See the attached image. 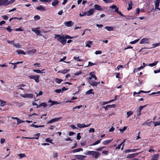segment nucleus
<instances>
[{"instance_id": "nucleus-18", "label": "nucleus", "mask_w": 160, "mask_h": 160, "mask_svg": "<svg viewBox=\"0 0 160 160\" xmlns=\"http://www.w3.org/2000/svg\"><path fill=\"white\" fill-rule=\"evenodd\" d=\"M69 69H65L63 70H61V71H59L58 72H60L62 74H65L68 72L69 71Z\"/></svg>"}, {"instance_id": "nucleus-20", "label": "nucleus", "mask_w": 160, "mask_h": 160, "mask_svg": "<svg viewBox=\"0 0 160 160\" xmlns=\"http://www.w3.org/2000/svg\"><path fill=\"white\" fill-rule=\"evenodd\" d=\"M59 3V1L58 0H54L52 2V5L53 7L56 6Z\"/></svg>"}, {"instance_id": "nucleus-34", "label": "nucleus", "mask_w": 160, "mask_h": 160, "mask_svg": "<svg viewBox=\"0 0 160 160\" xmlns=\"http://www.w3.org/2000/svg\"><path fill=\"white\" fill-rule=\"evenodd\" d=\"M12 45L16 48H19L21 47V45L19 43H15L14 42L12 43Z\"/></svg>"}, {"instance_id": "nucleus-7", "label": "nucleus", "mask_w": 160, "mask_h": 160, "mask_svg": "<svg viewBox=\"0 0 160 160\" xmlns=\"http://www.w3.org/2000/svg\"><path fill=\"white\" fill-rule=\"evenodd\" d=\"M62 117L54 118L48 121L47 122V123H52L55 122H57L60 120L61 119H62Z\"/></svg>"}, {"instance_id": "nucleus-14", "label": "nucleus", "mask_w": 160, "mask_h": 160, "mask_svg": "<svg viewBox=\"0 0 160 160\" xmlns=\"http://www.w3.org/2000/svg\"><path fill=\"white\" fill-rule=\"evenodd\" d=\"M40 133H37L35 135L36 137H33V138L25 137V138H27V139H35L37 140H38L39 138V137L40 136Z\"/></svg>"}, {"instance_id": "nucleus-29", "label": "nucleus", "mask_w": 160, "mask_h": 160, "mask_svg": "<svg viewBox=\"0 0 160 160\" xmlns=\"http://www.w3.org/2000/svg\"><path fill=\"white\" fill-rule=\"evenodd\" d=\"M104 28L109 31L113 30V27L112 26H106Z\"/></svg>"}, {"instance_id": "nucleus-50", "label": "nucleus", "mask_w": 160, "mask_h": 160, "mask_svg": "<svg viewBox=\"0 0 160 160\" xmlns=\"http://www.w3.org/2000/svg\"><path fill=\"white\" fill-rule=\"evenodd\" d=\"M34 18L35 20H37L40 19V17L39 16L36 15L34 16Z\"/></svg>"}, {"instance_id": "nucleus-64", "label": "nucleus", "mask_w": 160, "mask_h": 160, "mask_svg": "<svg viewBox=\"0 0 160 160\" xmlns=\"http://www.w3.org/2000/svg\"><path fill=\"white\" fill-rule=\"evenodd\" d=\"M120 73H117L116 74V77L117 78H120L121 77H120Z\"/></svg>"}, {"instance_id": "nucleus-2", "label": "nucleus", "mask_w": 160, "mask_h": 160, "mask_svg": "<svg viewBox=\"0 0 160 160\" xmlns=\"http://www.w3.org/2000/svg\"><path fill=\"white\" fill-rule=\"evenodd\" d=\"M55 38L57 39L58 41L63 45L65 44L66 43L67 39L64 35L61 36L60 35H56Z\"/></svg>"}, {"instance_id": "nucleus-10", "label": "nucleus", "mask_w": 160, "mask_h": 160, "mask_svg": "<svg viewBox=\"0 0 160 160\" xmlns=\"http://www.w3.org/2000/svg\"><path fill=\"white\" fill-rule=\"evenodd\" d=\"M74 23L71 21H69L68 22H64V24L65 26L68 27H70L72 26Z\"/></svg>"}, {"instance_id": "nucleus-38", "label": "nucleus", "mask_w": 160, "mask_h": 160, "mask_svg": "<svg viewBox=\"0 0 160 160\" xmlns=\"http://www.w3.org/2000/svg\"><path fill=\"white\" fill-rule=\"evenodd\" d=\"M32 71L35 72H36L38 73H42L43 72L41 71L39 69H33Z\"/></svg>"}, {"instance_id": "nucleus-25", "label": "nucleus", "mask_w": 160, "mask_h": 160, "mask_svg": "<svg viewBox=\"0 0 160 160\" xmlns=\"http://www.w3.org/2000/svg\"><path fill=\"white\" fill-rule=\"evenodd\" d=\"M0 102H1V103L0 104V107L4 106L6 105L7 102L4 101L0 99Z\"/></svg>"}, {"instance_id": "nucleus-61", "label": "nucleus", "mask_w": 160, "mask_h": 160, "mask_svg": "<svg viewBox=\"0 0 160 160\" xmlns=\"http://www.w3.org/2000/svg\"><path fill=\"white\" fill-rule=\"evenodd\" d=\"M82 124H83L82 125L83 126V128L89 127L91 125V123H89V124L88 125H86L84 123H83Z\"/></svg>"}, {"instance_id": "nucleus-63", "label": "nucleus", "mask_w": 160, "mask_h": 160, "mask_svg": "<svg viewBox=\"0 0 160 160\" xmlns=\"http://www.w3.org/2000/svg\"><path fill=\"white\" fill-rule=\"evenodd\" d=\"M117 7V6L114 5H113L112 6H110V8H112V9H115Z\"/></svg>"}, {"instance_id": "nucleus-56", "label": "nucleus", "mask_w": 160, "mask_h": 160, "mask_svg": "<svg viewBox=\"0 0 160 160\" xmlns=\"http://www.w3.org/2000/svg\"><path fill=\"white\" fill-rule=\"evenodd\" d=\"M15 30L16 31H23V30L22 28H19L16 29Z\"/></svg>"}, {"instance_id": "nucleus-52", "label": "nucleus", "mask_w": 160, "mask_h": 160, "mask_svg": "<svg viewBox=\"0 0 160 160\" xmlns=\"http://www.w3.org/2000/svg\"><path fill=\"white\" fill-rule=\"evenodd\" d=\"M125 140H124L123 142H122L120 144L118 145V146L116 148V149H120L121 148V146L123 144V143L125 141Z\"/></svg>"}, {"instance_id": "nucleus-31", "label": "nucleus", "mask_w": 160, "mask_h": 160, "mask_svg": "<svg viewBox=\"0 0 160 160\" xmlns=\"http://www.w3.org/2000/svg\"><path fill=\"white\" fill-rule=\"evenodd\" d=\"M158 62V61H154L153 63L149 64L148 66L151 67H152L155 66Z\"/></svg>"}, {"instance_id": "nucleus-1", "label": "nucleus", "mask_w": 160, "mask_h": 160, "mask_svg": "<svg viewBox=\"0 0 160 160\" xmlns=\"http://www.w3.org/2000/svg\"><path fill=\"white\" fill-rule=\"evenodd\" d=\"M86 155H91L93 158L97 159L101 156V154L100 152L97 151H88L84 153Z\"/></svg>"}, {"instance_id": "nucleus-5", "label": "nucleus", "mask_w": 160, "mask_h": 160, "mask_svg": "<svg viewBox=\"0 0 160 160\" xmlns=\"http://www.w3.org/2000/svg\"><path fill=\"white\" fill-rule=\"evenodd\" d=\"M141 152H139L138 153L137 152L131 154H128L126 158L129 159H133L136 156L138 155L139 154H140Z\"/></svg>"}, {"instance_id": "nucleus-15", "label": "nucleus", "mask_w": 160, "mask_h": 160, "mask_svg": "<svg viewBox=\"0 0 160 160\" xmlns=\"http://www.w3.org/2000/svg\"><path fill=\"white\" fill-rule=\"evenodd\" d=\"M94 7L95 9L96 10H99V11L103 10V9H102L101 7L98 5L95 4L94 5Z\"/></svg>"}, {"instance_id": "nucleus-26", "label": "nucleus", "mask_w": 160, "mask_h": 160, "mask_svg": "<svg viewBox=\"0 0 160 160\" xmlns=\"http://www.w3.org/2000/svg\"><path fill=\"white\" fill-rule=\"evenodd\" d=\"M83 150V149L82 148H80L74 150H73L71 151V152L75 153L77 152H79L81 151H82Z\"/></svg>"}, {"instance_id": "nucleus-27", "label": "nucleus", "mask_w": 160, "mask_h": 160, "mask_svg": "<svg viewBox=\"0 0 160 160\" xmlns=\"http://www.w3.org/2000/svg\"><path fill=\"white\" fill-rule=\"evenodd\" d=\"M112 140H108L104 141L102 142V144L104 145H107L110 143Z\"/></svg>"}, {"instance_id": "nucleus-24", "label": "nucleus", "mask_w": 160, "mask_h": 160, "mask_svg": "<svg viewBox=\"0 0 160 160\" xmlns=\"http://www.w3.org/2000/svg\"><path fill=\"white\" fill-rule=\"evenodd\" d=\"M16 52L18 54H23L24 55H26V53L23 50H18Z\"/></svg>"}, {"instance_id": "nucleus-39", "label": "nucleus", "mask_w": 160, "mask_h": 160, "mask_svg": "<svg viewBox=\"0 0 160 160\" xmlns=\"http://www.w3.org/2000/svg\"><path fill=\"white\" fill-rule=\"evenodd\" d=\"M52 139H50V138H46L45 139V141L48 142H49L52 144H53V142H52Z\"/></svg>"}, {"instance_id": "nucleus-48", "label": "nucleus", "mask_w": 160, "mask_h": 160, "mask_svg": "<svg viewBox=\"0 0 160 160\" xmlns=\"http://www.w3.org/2000/svg\"><path fill=\"white\" fill-rule=\"evenodd\" d=\"M147 105H146L143 106H141L139 107V109L138 110V111L141 112V111L144 108H145L146 106Z\"/></svg>"}, {"instance_id": "nucleus-58", "label": "nucleus", "mask_w": 160, "mask_h": 160, "mask_svg": "<svg viewBox=\"0 0 160 160\" xmlns=\"http://www.w3.org/2000/svg\"><path fill=\"white\" fill-rule=\"evenodd\" d=\"M82 125H83L82 124L78 123L77 124V126L78 127L80 128H83V126Z\"/></svg>"}, {"instance_id": "nucleus-32", "label": "nucleus", "mask_w": 160, "mask_h": 160, "mask_svg": "<svg viewBox=\"0 0 160 160\" xmlns=\"http://www.w3.org/2000/svg\"><path fill=\"white\" fill-rule=\"evenodd\" d=\"M93 91V89H90L89 90L87 91L86 92V94L88 95L91 94H94V92H92Z\"/></svg>"}, {"instance_id": "nucleus-3", "label": "nucleus", "mask_w": 160, "mask_h": 160, "mask_svg": "<svg viewBox=\"0 0 160 160\" xmlns=\"http://www.w3.org/2000/svg\"><path fill=\"white\" fill-rule=\"evenodd\" d=\"M28 77L30 79H33L34 80L35 82L37 83H38L39 82V78H40V76L38 75L35 76H29Z\"/></svg>"}, {"instance_id": "nucleus-8", "label": "nucleus", "mask_w": 160, "mask_h": 160, "mask_svg": "<svg viewBox=\"0 0 160 160\" xmlns=\"http://www.w3.org/2000/svg\"><path fill=\"white\" fill-rule=\"evenodd\" d=\"M149 38H143L141 40L140 43L141 44L144 43L149 44Z\"/></svg>"}, {"instance_id": "nucleus-17", "label": "nucleus", "mask_w": 160, "mask_h": 160, "mask_svg": "<svg viewBox=\"0 0 160 160\" xmlns=\"http://www.w3.org/2000/svg\"><path fill=\"white\" fill-rule=\"evenodd\" d=\"M159 156V154H156L153 155L151 160H158V158Z\"/></svg>"}, {"instance_id": "nucleus-57", "label": "nucleus", "mask_w": 160, "mask_h": 160, "mask_svg": "<svg viewBox=\"0 0 160 160\" xmlns=\"http://www.w3.org/2000/svg\"><path fill=\"white\" fill-rule=\"evenodd\" d=\"M96 64H97L96 63H94L92 62H89L88 66H92V65H96Z\"/></svg>"}, {"instance_id": "nucleus-44", "label": "nucleus", "mask_w": 160, "mask_h": 160, "mask_svg": "<svg viewBox=\"0 0 160 160\" xmlns=\"http://www.w3.org/2000/svg\"><path fill=\"white\" fill-rule=\"evenodd\" d=\"M116 107V105L115 104L107 105V107H109V108H115Z\"/></svg>"}, {"instance_id": "nucleus-13", "label": "nucleus", "mask_w": 160, "mask_h": 160, "mask_svg": "<svg viewBox=\"0 0 160 160\" xmlns=\"http://www.w3.org/2000/svg\"><path fill=\"white\" fill-rule=\"evenodd\" d=\"M139 149H126L124 150V152L125 153H129L130 152H136L138 150H139Z\"/></svg>"}, {"instance_id": "nucleus-28", "label": "nucleus", "mask_w": 160, "mask_h": 160, "mask_svg": "<svg viewBox=\"0 0 160 160\" xmlns=\"http://www.w3.org/2000/svg\"><path fill=\"white\" fill-rule=\"evenodd\" d=\"M47 106V103L46 102H42L38 106H37L36 108H38L39 107H45Z\"/></svg>"}, {"instance_id": "nucleus-45", "label": "nucleus", "mask_w": 160, "mask_h": 160, "mask_svg": "<svg viewBox=\"0 0 160 160\" xmlns=\"http://www.w3.org/2000/svg\"><path fill=\"white\" fill-rule=\"evenodd\" d=\"M139 40V39H136L133 41H131L130 42V43L131 44H134L138 42Z\"/></svg>"}, {"instance_id": "nucleus-12", "label": "nucleus", "mask_w": 160, "mask_h": 160, "mask_svg": "<svg viewBox=\"0 0 160 160\" xmlns=\"http://www.w3.org/2000/svg\"><path fill=\"white\" fill-rule=\"evenodd\" d=\"M95 12V10L93 8L90 9L89 11H87V16H89L93 14Z\"/></svg>"}, {"instance_id": "nucleus-54", "label": "nucleus", "mask_w": 160, "mask_h": 160, "mask_svg": "<svg viewBox=\"0 0 160 160\" xmlns=\"http://www.w3.org/2000/svg\"><path fill=\"white\" fill-rule=\"evenodd\" d=\"M80 133H78L77 134V139L78 140H79L81 138V137L80 136Z\"/></svg>"}, {"instance_id": "nucleus-37", "label": "nucleus", "mask_w": 160, "mask_h": 160, "mask_svg": "<svg viewBox=\"0 0 160 160\" xmlns=\"http://www.w3.org/2000/svg\"><path fill=\"white\" fill-rule=\"evenodd\" d=\"M37 9L38 10H41L42 11L45 10V8L41 6L37 7Z\"/></svg>"}, {"instance_id": "nucleus-23", "label": "nucleus", "mask_w": 160, "mask_h": 160, "mask_svg": "<svg viewBox=\"0 0 160 160\" xmlns=\"http://www.w3.org/2000/svg\"><path fill=\"white\" fill-rule=\"evenodd\" d=\"M26 86L25 84H21L17 86L16 87L17 89H21L22 90H23V88H22V87H24Z\"/></svg>"}, {"instance_id": "nucleus-40", "label": "nucleus", "mask_w": 160, "mask_h": 160, "mask_svg": "<svg viewBox=\"0 0 160 160\" xmlns=\"http://www.w3.org/2000/svg\"><path fill=\"white\" fill-rule=\"evenodd\" d=\"M139 83H138L137 82H135V86L136 87H139L140 86V85H141L142 84V82L140 80H138Z\"/></svg>"}, {"instance_id": "nucleus-47", "label": "nucleus", "mask_w": 160, "mask_h": 160, "mask_svg": "<svg viewBox=\"0 0 160 160\" xmlns=\"http://www.w3.org/2000/svg\"><path fill=\"white\" fill-rule=\"evenodd\" d=\"M127 128V127L126 126H124L123 129H120L119 130L122 133Z\"/></svg>"}, {"instance_id": "nucleus-22", "label": "nucleus", "mask_w": 160, "mask_h": 160, "mask_svg": "<svg viewBox=\"0 0 160 160\" xmlns=\"http://www.w3.org/2000/svg\"><path fill=\"white\" fill-rule=\"evenodd\" d=\"M100 83V82H97L96 81H93L92 83L90 82L89 84H90L92 86H97L98 85V84H99Z\"/></svg>"}, {"instance_id": "nucleus-53", "label": "nucleus", "mask_w": 160, "mask_h": 160, "mask_svg": "<svg viewBox=\"0 0 160 160\" xmlns=\"http://www.w3.org/2000/svg\"><path fill=\"white\" fill-rule=\"evenodd\" d=\"M105 147H102L97 148L96 150L97 151H101Z\"/></svg>"}, {"instance_id": "nucleus-4", "label": "nucleus", "mask_w": 160, "mask_h": 160, "mask_svg": "<svg viewBox=\"0 0 160 160\" xmlns=\"http://www.w3.org/2000/svg\"><path fill=\"white\" fill-rule=\"evenodd\" d=\"M10 4V2L8 0H0V6H7Z\"/></svg>"}, {"instance_id": "nucleus-55", "label": "nucleus", "mask_w": 160, "mask_h": 160, "mask_svg": "<svg viewBox=\"0 0 160 160\" xmlns=\"http://www.w3.org/2000/svg\"><path fill=\"white\" fill-rule=\"evenodd\" d=\"M2 17L3 18V19L7 20L8 19V17L6 15H3L2 16Z\"/></svg>"}, {"instance_id": "nucleus-6", "label": "nucleus", "mask_w": 160, "mask_h": 160, "mask_svg": "<svg viewBox=\"0 0 160 160\" xmlns=\"http://www.w3.org/2000/svg\"><path fill=\"white\" fill-rule=\"evenodd\" d=\"M20 95L23 98H32L33 96V94L31 93H25L23 94H21Z\"/></svg>"}, {"instance_id": "nucleus-19", "label": "nucleus", "mask_w": 160, "mask_h": 160, "mask_svg": "<svg viewBox=\"0 0 160 160\" xmlns=\"http://www.w3.org/2000/svg\"><path fill=\"white\" fill-rule=\"evenodd\" d=\"M23 62L22 61L21 62H17L16 63L9 62V64H12L13 65H14V67L13 68V69H14L16 68V67H17L16 65L17 64H19V63H23Z\"/></svg>"}, {"instance_id": "nucleus-30", "label": "nucleus", "mask_w": 160, "mask_h": 160, "mask_svg": "<svg viewBox=\"0 0 160 160\" xmlns=\"http://www.w3.org/2000/svg\"><path fill=\"white\" fill-rule=\"evenodd\" d=\"M90 75L91 76V78H94L95 80L97 79V78L94 74V72H92L90 73Z\"/></svg>"}, {"instance_id": "nucleus-11", "label": "nucleus", "mask_w": 160, "mask_h": 160, "mask_svg": "<svg viewBox=\"0 0 160 160\" xmlns=\"http://www.w3.org/2000/svg\"><path fill=\"white\" fill-rule=\"evenodd\" d=\"M87 156L83 155H76L75 157L77 159L83 160Z\"/></svg>"}, {"instance_id": "nucleus-33", "label": "nucleus", "mask_w": 160, "mask_h": 160, "mask_svg": "<svg viewBox=\"0 0 160 160\" xmlns=\"http://www.w3.org/2000/svg\"><path fill=\"white\" fill-rule=\"evenodd\" d=\"M128 7L127 8V10L129 11L132 9V2L130 1V2L128 4Z\"/></svg>"}, {"instance_id": "nucleus-51", "label": "nucleus", "mask_w": 160, "mask_h": 160, "mask_svg": "<svg viewBox=\"0 0 160 160\" xmlns=\"http://www.w3.org/2000/svg\"><path fill=\"white\" fill-rule=\"evenodd\" d=\"M17 124L18 125L19 124H20L24 122V121L23 120H20V119H18V120L17 121Z\"/></svg>"}, {"instance_id": "nucleus-16", "label": "nucleus", "mask_w": 160, "mask_h": 160, "mask_svg": "<svg viewBox=\"0 0 160 160\" xmlns=\"http://www.w3.org/2000/svg\"><path fill=\"white\" fill-rule=\"evenodd\" d=\"M48 102L51 103V104L50 105V106H53L54 105H57L59 104V103L57 101H53L52 100H49L48 101Z\"/></svg>"}, {"instance_id": "nucleus-62", "label": "nucleus", "mask_w": 160, "mask_h": 160, "mask_svg": "<svg viewBox=\"0 0 160 160\" xmlns=\"http://www.w3.org/2000/svg\"><path fill=\"white\" fill-rule=\"evenodd\" d=\"M160 0H156L155 2V5H159Z\"/></svg>"}, {"instance_id": "nucleus-46", "label": "nucleus", "mask_w": 160, "mask_h": 160, "mask_svg": "<svg viewBox=\"0 0 160 160\" xmlns=\"http://www.w3.org/2000/svg\"><path fill=\"white\" fill-rule=\"evenodd\" d=\"M11 26H8L6 28L9 32H11L12 29H11Z\"/></svg>"}, {"instance_id": "nucleus-35", "label": "nucleus", "mask_w": 160, "mask_h": 160, "mask_svg": "<svg viewBox=\"0 0 160 160\" xmlns=\"http://www.w3.org/2000/svg\"><path fill=\"white\" fill-rule=\"evenodd\" d=\"M62 81V80L58 79L57 78H56L55 79V82L58 83H60Z\"/></svg>"}, {"instance_id": "nucleus-49", "label": "nucleus", "mask_w": 160, "mask_h": 160, "mask_svg": "<svg viewBox=\"0 0 160 160\" xmlns=\"http://www.w3.org/2000/svg\"><path fill=\"white\" fill-rule=\"evenodd\" d=\"M153 123H154V126L155 127L158 125H160V121L159 122L158 121L153 122Z\"/></svg>"}, {"instance_id": "nucleus-43", "label": "nucleus", "mask_w": 160, "mask_h": 160, "mask_svg": "<svg viewBox=\"0 0 160 160\" xmlns=\"http://www.w3.org/2000/svg\"><path fill=\"white\" fill-rule=\"evenodd\" d=\"M102 139H101L100 140H98L97 141H96V142H95L94 143H93L92 145H97L100 142V141H101L102 140Z\"/></svg>"}, {"instance_id": "nucleus-59", "label": "nucleus", "mask_w": 160, "mask_h": 160, "mask_svg": "<svg viewBox=\"0 0 160 160\" xmlns=\"http://www.w3.org/2000/svg\"><path fill=\"white\" fill-rule=\"evenodd\" d=\"M102 53V51L100 50L96 51L95 52V53L96 54H101Z\"/></svg>"}, {"instance_id": "nucleus-21", "label": "nucleus", "mask_w": 160, "mask_h": 160, "mask_svg": "<svg viewBox=\"0 0 160 160\" xmlns=\"http://www.w3.org/2000/svg\"><path fill=\"white\" fill-rule=\"evenodd\" d=\"M36 51L37 50L36 49H33L31 50L27 51V52H28V53L30 55H31L32 54L35 53Z\"/></svg>"}, {"instance_id": "nucleus-60", "label": "nucleus", "mask_w": 160, "mask_h": 160, "mask_svg": "<svg viewBox=\"0 0 160 160\" xmlns=\"http://www.w3.org/2000/svg\"><path fill=\"white\" fill-rule=\"evenodd\" d=\"M65 38L66 39H72L73 38V37H71L69 35H66L65 36Z\"/></svg>"}, {"instance_id": "nucleus-41", "label": "nucleus", "mask_w": 160, "mask_h": 160, "mask_svg": "<svg viewBox=\"0 0 160 160\" xmlns=\"http://www.w3.org/2000/svg\"><path fill=\"white\" fill-rule=\"evenodd\" d=\"M159 45H160V42H159V43H155V44H152V48H155L156 47H157L159 46Z\"/></svg>"}, {"instance_id": "nucleus-36", "label": "nucleus", "mask_w": 160, "mask_h": 160, "mask_svg": "<svg viewBox=\"0 0 160 160\" xmlns=\"http://www.w3.org/2000/svg\"><path fill=\"white\" fill-rule=\"evenodd\" d=\"M18 156L20 158H22L26 157V155L25 153H19L18 154Z\"/></svg>"}, {"instance_id": "nucleus-9", "label": "nucleus", "mask_w": 160, "mask_h": 160, "mask_svg": "<svg viewBox=\"0 0 160 160\" xmlns=\"http://www.w3.org/2000/svg\"><path fill=\"white\" fill-rule=\"evenodd\" d=\"M39 28H37L36 29L32 28V31L34 32L37 35H40L42 36V35L40 34V31L39 30H37V29H39Z\"/></svg>"}, {"instance_id": "nucleus-42", "label": "nucleus", "mask_w": 160, "mask_h": 160, "mask_svg": "<svg viewBox=\"0 0 160 160\" xmlns=\"http://www.w3.org/2000/svg\"><path fill=\"white\" fill-rule=\"evenodd\" d=\"M133 113V112L132 111H129L127 113V118H128L131 116Z\"/></svg>"}]
</instances>
